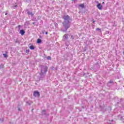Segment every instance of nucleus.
Segmentation results:
<instances>
[{
  "label": "nucleus",
  "mask_w": 124,
  "mask_h": 124,
  "mask_svg": "<svg viewBox=\"0 0 124 124\" xmlns=\"http://www.w3.org/2000/svg\"><path fill=\"white\" fill-rule=\"evenodd\" d=\"M62 18L64 20V21L62 22L63 27H64L66 31L70 28V26H71L70 24V17L68 15H64Z\"/></svg>",
  "instance_id": "obj_1"
},
{
  "label": "nucleus",
  "mask_w": 124,
  "mask_h": 124,
  "mask_svg": "<svg viewBox=\"0 0 124 124\" xmlns=\"http://www.w3.org/2000/svg\"><path fill=\"white\" fill-rule=\"evenodd\" d=\"M40 67L41 68V73L40 74L41 77L43 78L44 76H45L46 73L47 72V66H44L43 65H40Z\"/></svg>",
  "instance_id": "obj_2"
},
{
  "label": "nucleus",
  "mask_w": 124,
  "mask_h": 124,
  "mask_svg": "<svg viewBox=\"0 0 124 124\" xmlns=\"http://www.w3.org/2000/svg\"><path fill=\"white\" fill-rule=\"evenodd\" d=\"M33 95L34 96H37L38 97H39V95H40V94L39 93V92H37V91H35L34 92V93H33Z\"/></svg>",
  "instance_id": "obj_3"
},
{
  "label": "nucleus",
  "mask_w": 124,
  "mask_h": 124,
  "mask_svg": "<svg viewBox=\"0 0 124 124\" xmlns=\"http://www.w3.org/2000/svg\"><path fill=\"white\" fill-rule=\"evenodd\" d=\"M96 6L99 10H101V9H102V5H101L100 3H98Z\"/></svg>",
  "instance_id": "obj_4"
},
{
  "label": "nucleus",
  "mask_w": 124,
  "mask_h": 124,
  "mask_svg": "<svg viewBox=\"0 0 124 124\" xmlns=\"http://www.w3.org/2000/svg\"><path fill=\"white\" fill-rule=\"evenodd\" d=\"M68 36H69V35H68V34H65V35H64V36L63 37V40H66L68 39Z\"/></svg>",
  "instance_id": "obj_5"
},
{
  "label": "nucleus",
  "mask_w": 124,
  "mask_h": 124,
  "mask_svg": "<svg viewBox=\"0 0 124 124\" xmlns=\"http://www.w3.org/2000/svg\"><path fill=\"white\" fill-rule=\"evenodd\" d=\"M20 33L21 34V35H24V34H25V31H24V30H20Z\"/></svg>",
  "instance_id": "obj_6"
},
{
  "label": "nucleus",
  "mask_w": 124,
  "mask_h": 124,
  "mask_svg": "<svg viewBox=\"0 0 124 124\" xmlns=\"http://www.w3.org/2000/svg\"><path fill=\"white\" fill-rule=\"evenodd\" d=\"M79 7H81V8H84L85 7V5L84 4H80L78 5Z\"/></svg>",
  "instance_id": "obj_7"
},
{
  "label": "nucleus",
  "mask_w": 124,
  "mask_h": 124,
  "mask_svg": "<svg viewBox=\"0 0 124 124\" xmlns=\"http://www.w3.org/2000/svg\"><path fill=\"white\" fill-rule=\"evenodd\" d=\"M27 14L29 15H31V16H33V15H34L32 13L29 11L27 12Z\"/></svg>",
  "instance_id": "obj_8"
},
{
  "label": "nucleus",
  "mask_w": 124,
  "mask_h": 124,
  "mask_svg": "<svg viewBox=\"0 0 124 124\" xmlns=\"http://www.w3.org/2000/svg\"><path fill=\"white\" fill-rule=\"evenodd\" d=\"M29 48L31 50H34V46H30Z\"/></svg>",
  "instance_id": "obj_9"
},
{
  "label": "nucleus",
  "mask_w": 124,
  "mask_h": 124,
  "mask_svg": "<svg viewBox=\"0 0 124 124\" xmlns=\"http://www.w3.org/2000/svg\"><path fill=\"white\" fill-rule=\"evenodd\" d=\"M54 25L55 28H58V26H59V25L58 24V23H56V22H55V23H54Z\"/></svg>",
  "instance_id": "obj_10"
},
{
  "label": "nucleus",
  "mask_w": 124,
  "mask_h": 124,
  "mask_svg": "<svg viewBox=\"0 0 124 124\" xmlns=\"http://www.w3.org/2000/svg\"><path fill=\"white\" fill-rule=\"evenodd\" d=\"M37 43L39 44V43H41V40L40 39H38L37 41Z\"/></svg>",
  "instance_id": "obj_11"
},
{
  "label": "nucleus",
  "mask_w": 124,
  "mask_h": 124,
  "mask_svg": "<svg viewBox=\"0 0 124 124\" xmlns=\"http://www.w3.org/2000/svg\"><path fill=\"white\" fill-rule=\"evenodd\" d=\"M3 55L4 56V58H7L8 57L6 54H3Z\"/></svg>",
  "instance_id": "obj_12"
},
{
  "label": "nucleus",
  "mask_w": 124,
  "mask_h": 124,
  "mask_svg": "<svg viewBox=\"0 0 124 124\" xmlns=\"http://www.w3.org/2000/svg\"><path fill=\"white\" fill-rule=\"evenodd\" d=\"M108 83H109V84H113V82L112 80H110Z\"/></svg>",
  "instance_id": "obj_13"
},
{
  "label": "nucleus",
  "mask_w": 124,
  "mask_h": 124,
  "mask_svg": "<svg viewBox=\"0 0 124 124\" xmlns=\"http://www.w3.org/2000/svg\"><path fill=\"white\" fill-rule=\"evenodd\" d=\"M66 46H69V42H67L65 43Z\"/></svg>",
  "instance_id": "obj_14"
},
{
  "label": "nucleus",
  "mask_w": 124,
  "mask_h": 124,
  "mask_svg": "<svg viewBox=\"0 0 124 124\" xmlns=\"http://www.w3.org/2000/svg\"><path fill=\"white\" fill-rule=\"evenodd\" d=\"M46 112V111L45 110H43V111H42V114H45Z\"/></svg>",
  "instance_id": "obj_15"
},
{
  "label": "nucleus",
  "mask_w": 124,
  "mask_h": 124,
  "mask_svg": "<svg viewBox=\"0 0 124 124\" xmlns=\"http://www.w3.org/2000/svg\"><path fill=\"white\" fill-rule=\"evenodd\" d=\"M71 39H72V40H73V39H74V38L73 37V36L71 35Z\"/></svg>",
  "instance_id": "obj_16"
},
{
  "label": "nucleus",
  "mask_w": 124,
  "mask_h": 124,
  "mask_svg": "<svg viewBox=\"0 0 124 124\" xmlns=\"http://www.w3.org/2000/svg\"><path fill=\"white\" fill-rule=\"evenodd\" d=\"M47 60H51V57L50 56H48L47 57Z\"/></svg>",
  "instance_id": "obj_17"
},
{
  "label": "nucleus",
  "mask_w": 124,
  "mask_h": 124,
  "mask_svg": "<svg viewBox=\"0 0 124 124\" xmlns=\"http://www.w3.org/2000/svg\"><path fill=\"white\" fill-rule=\"evenodd\" d=\"M96 30L97 31H101V30H100V29H99V28H97Z\"/></svg>",
  "instance_id": "obj_18"
},
{
  "label": "nucleus",
  "mask_w": 124,
  "mask_h": 124,
  "mask_svg": "<svg viewBox=\"0 0 124 124\" xmlns=\"http://www.w3.org/2000/svg\"><path fill=\"white\" fill-rule=\"evenodd\" d=\"M18 28H19V29H20V28H21V25H18Z\"/></svg>",
  "instance_id": "obj_19"
},
{
  "label": "nucleus",
  "mask_w": 124,
  "mask_h": 124,
  "mask_svg": "<svg viewBox=\"0 0 124 124\" xmlns=\"http://www.w3.org/2000/svg\"><path fill=\"white\" fill-rule=\"evenodd\" d=\"M26 53H28V52H29V51L28 50H26Z\"/></svg>",
  "instance_id": "obj_20"
},
{
  "label": "nucleus",
  "mask_w": 124,
  "mask_h": 124,
  "mask_svg": "<svg viewBox=\"0 0 124 124\" xmlns=\"http://www.w3.org/2000/svg\"><path fill=\"white\" fill-rule=\"evenodd\" d=\"M18 111H21V109H20V108H18Z\"/></svg>",
  "instance_id": "obj_21"
},
{
  "label": "nucleus",
  "mask_w": 124,
  "mask_h": 124,
  "mask_svg": "<svg viewBox=\"0 0 124 124\" xmlns=\"http://www.w3.org/2000/svg\"><path fill=\"white\" fill-rule=\"evenodd\" d=\"M32 24L33 25H34L35 24V22H33Z\"/></svg>",
  "instance_id": "obj_22"
},
{
  "label": "nucleus",
  "mask_w": 124,
  "mask_h": 124,
  "mask_svg": "<svg viewBox=\"0 0 124 124\" xmlns=\"http://www.w3.org/2000/svg\"><path fill=\"white\" fill-rule=\"evenodd\" d=\"M46 34H48V32H46Z\"/></svg>",
  "instance_id": "obj_23"
},
{
  "label": "nucleus",
  "mask_w": 124,
  "mask_h": 124,
  "mask_svg": "<svg viewBox=\"0 0 124 124\" xmlns=\"http://www.w3.org/2000/svg\"><path fill=\"white\" fill-rule=\"evenodd\" d=\"M5 15H7V13H5Z\"/></svg>",
  "instance_id": "obj_24"
},
{
  "label": "nucleus",
  "mask_w": 124,
  "mask_h": 124,
  "mask_svg": "<svg viewBox=\"0 0 124 124\" xmlns=\"http://www.w3.org/2000/svg\"><path fill=\"white\" fill-rule=\"evenodd\" d=\"M103 3H103H104V2H103V3Z\"/></svg>",
  "instance_id": "obj_25"
}]
</instances>
